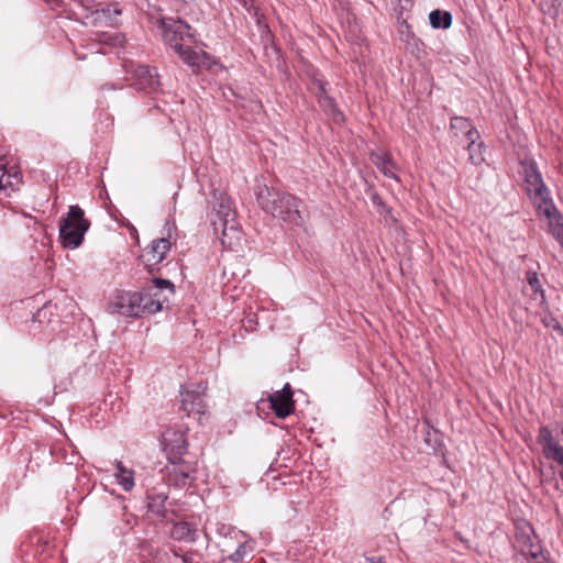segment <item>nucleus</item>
<instances>
[{
  "instance_id": "obj_16",
  "label": "nucleus",
  "mask_w": 563,
  "mask_h": 563,
  "mask_svg": "<svg viewBox=\"0 0 563 563\" xmlns=\"http://www.w3.org/2000/svg\"><path fill=\"white\" fill-rule=\"evenodd\" d=\"M175 230V225H169L167 228L166 236L156 239L151 244V255L154 264H158L163 262L166 257V254L170 250L172 243L170 240L173 238L172 231Z\"/></svg>"
},
{
  "instance_id": "obj_30",
  "label": "nucleus",
  "mask_w": 563,
  "mask_h": 563,
  "mask_svg": "<svg viewBox=\"0 0 563 563\" xmlns=\"http://www.w3.org/2000/svg\"><path fill=\"white\" fill-rule=\"evenodd\" d=\"M245 554V545L244 544H241L234 553H232L230 555V559L233 561V562H239L240 560L243 559Z\"/></svg>"
},
{
  "instance_id": "obj_14",
  "label": "nucleus",
  "mask_w": 563,
  "mask_h": 563,
  "mask_svg": "<svg viewBox=\"0 0 563 563\" xmlns=\"http://www.w3.org/2000/svg\"><path fill=\"white\" fill-rule=\"evenodd\" d=\"M314 84L317 85L316 97L318 99L319 106L322 108L324 113L329 118H331L334 122H336V123L342 122L344 119L343 114L339 110L334 99L332 97L328 96L325 88H324V82H322L321 80H316Z\"/></svg>"
},
{
  "instance_id": "obj_13",
  "label": "nucleus",
  "mask_w": 563,
  "mask_h": 563,
  "mask_svg": "<svg viewBox=\"0 0 563 563\" xmlns=\"http://www.w3.org/2000/svg\"><path fill=\"white\" fill-rule=\"evenodd\" d=\"M538 443L542 448V454L547 460L558 461L563 456V446L554 438L552 430L548 426L539 429Z\"/></svg>"
},
{
  "instance_id": "obj_25",
  "label": "nucleus",
  "mask_w": 563,
  "mask_h": 563,
  "mask_svg": "<svg viewBox=\"0 0 563 563\" xmlns=\"http://www.w3.org/2000/svg\"><path fill=\"white\" fill-rule=\"evenodd\" d=\"M527 280H528V284L530 285V287L532 288V290L534 291V294L540 296V303L542 306H545V308H548L547 300H545V294H544V290L541 288L537 273L528 272Z\"/></svg>"
},
{
  "instance_id": "obj_20",
  "label": "nucleus",
  "mask_w": 563,
  "mask_h": 563,
  "mask_svg": "<svg viewBox=\"0 0 563 563\" xmlns=\"http://www.w3.org/2000/svg\"><path fill=\"white\" fill-rule=\"evenodd\" d=\"M170 534L175 540L183 542H194L196 540V529L187 521L175 523Z\"/></svg>"
},
{
  "instance_id": "obj_19",
  "label": "nucleus",
  "mask_w": 563,
  "mask_h": 563,
  "mask_svg": "<svg viewBox=\"0 0 563 563\" xmlns=\"http://www.w3.org/2000/svg\"><path fill=\"white\" fill-rule=\"evenodd\" d=\"M21 181V175L14 168L7 169L4 157H0V191L13 189Z\"/></svg>"
},
{
  "instance_id": "obj_28",
  "label": "nucleus",
  "mask_w": 563,
  "mask_h": 563,
  "mask_svg": "<svg viewBox=\"0 0 563 563\" xmlns=\"http://www.w3.org/2000/svg\"><path fill=\"white\" fill-rule=\"evenodd\" d=\"M240 2L245 8V10L253 15L256 23L261 25L264 15L260 13L258 9L254 5V0H240Z\"/></svg>"
},
{
  "instance_id": "obj_6",
  "label": "nucleus",
  "mask_w": 563,
  "mask_h": 563,
  "mask_svg": "<svg viewBox=\"0 0 563 563\" xmlns=\"http://www.w3.org/2000/svg\"><path fill=\"white\" fill-rule=\"evenodd\" d=\"M515 544L517 563H550L530 525L523 522L517 528Z\"/></svg>"
},
{
  "instance_id": "obj_12",
  "label": "nucleus",
  "mask_w": 563,
  "mask_h": 563,
  "mask_svg": "<svg viewBox=\"0 0 563 563\" xmlns=\"http://www.w3.org/2000/svg\"><path fill=\"white\" fill-rule=\"evenodd\" d=\"M271 408L276 417L280 419L287 418L295 410V401L292 399V389L287 383L280 390H277L268 397Z\"/></svg>"
},
{
  "instance_id": "obj_18",
  "label": "nucleus",
  "mask_w": 563,
  "mask_h": 563,
  "mask_svg": "<svg viewBox=\"0 0 563 563\" xmlns=\"http://www.w3.org/2000/svg\"><path fill=\"white\" fill-rule=\"evenodd\" d=\"M451 129L455 131V136L463 134L467 141L477 140L479 137L478 131L471 124L467 118L453 117L451 119Z\"/></svg>"
},
{
  "instance_id": "obj_21",
  "label": "nucleus",
  "mask_w": 563,
  "mask_h": 563,
  "mask_svg": "<svg viewBox=\"0 0 563 563\" xmlns=\"http://www.w3.org/2000/svg\"><path fill=\"white\" fill-rule=\"evenodd\" d=\"M429 21L433 29H449L452 24V14L448 11L433 10L429 14Z\"/></svg>"
},
{
  "instance_id": "obj_27",
  "label": "nucleus",
  "mask_w": 563,
  "mask_h": 563,
  "mask_svg": "<svg viewBox=\"0 0 563 563\" xmlns=\"http://www.w3.org/2000/svg\"><path fill=\"white\" fill-rule=\"evenodd\" d=\"M543 308L547 311V313L541 318V321L544 324V327L549 328V329H553L563 334V328L561 327L558 319L555 317H553V314L551 312L548 311L549 308H545V306H543Z\"/></svg>"
},
{
  "instance_id": "obj_9",
  "label": "nucleus",
  "mask_w": 563,
  "mask_h": 563,
  "mask_svg": "<svg viewBox=\"0 0 563 563\" xmlns=\"http://www.w3.org/2000/svg\"><path fill=\"white\" fill-rule=\"evenodd\" d=\"M131 86L139 91L154 92L159 88L158 74L155 68L146 65L132 66Z\"/></svg>"
},
{
  "instance_id": "obj_33",
  "label": "nucleus",
  "mask_w": 563,
  "mask_h": 563,
  "mask_svg": "<svg viewBox=\"0 0 563 563\" xmlns=\"http://www.w3.org/2000/svg\"><path fill=\"white\" fill-rule=\"evenodd\" d=\"M559 465L562 466V471L560 472V477L563 479V456L556 461Z\"/></svg>"
},
{
  "instance_id": "obj_35",
  "label": "nucleus",
  "mask_w": 563,
  "mask_h": 563,
  "mask_svg": "<svg viewBox=\"0 0 563 563\" xmlns=\"http://www.w3.org/2000/svg\"><path fill=\"white\" fill-rule=\"evenodd\" d=\"M183 562H184V563H190V558H189V556H187V555H184V556H183Z\"/></svg>"
},
{
  "instance_id": "obj_10",
  "label": "nucleus",
  "mask_w": 563,
  "mask_h": 563,
  "mask_svg": "<svg viewBox=\"0 0 563 563\" xmlns=\"http://www.w3.org/2000/svg\"><path fill=\"white\" fill-rule=\"evenodd\" d=\"M181 396V408L190 415L201 416L205 413V388L201 386H186L180 391Z\"/></svg>"
},
{
  "instance_id": "obj_24",
  "label": "nucleus",
  "mask_w": 563,
  "mask_h": 563,
  "mask_svg": "<svg viewBox=\"0 0 563 563\" xmlns=\"http://www.w3.org/2000/svg\"><path fill=\"white\" fill-rule=\"evenodd\" d=\"M540 8L543 13L554 18L563 10V0H541Z\"/></svg>"
},
{
  "instance_id": "obj_32",
  "label": "nucleus",
  "mask_w": 563,
  "mask_h": 563,
  "mask_svg": "<svg viewBox=\"0 0 563 563\" xmlns=\"http://www.w3.org/2000/svg\"><path fill=\"white\" fill-rule=\"evenodd\" d=\"M368 561L371 563H384V559L383 558H371V559H368Z\"/></svg>"
},
{
  "instance_id": "obj_34",
  "label": "nucleus",
  "mask_w": 563,
  "mask_h": 563,
  "mask_svg": "<svg viewBox=\"0 0 563 563\" xmlns=\"http://www.w3.org/2000/svg\"><path fill=\"white\" fill-rule=\"evenodd\" d=\"M128 474H115V477H117V481H118V484L120 485V478H123V477H126Z\"/></svg>"
},
{
  "instance_id": "obj_29",
  "label": "nucleus",
  "mask_w": 563,
  "mask_h": 563,
  "mask_svg": "<svg viewBox=\"0 0 563 563\" xmlns=\"http://www.w3.org/2000/svg\"><path fill=\"white\" fill-rule=\"evenodd\" d=\"M101 13L109 21L114 22L117 21L118 16L121 15V9L118 7L108 5L101 9Z\"/></svg>"
},
{
  "instance_id": "obj_7",
  "label": "nucleus",
  "mask_w": 563,
  "mask_h": 563,
  "mask_svg": "<svg viewBox=\"0 0 563 563\" xmlns=\"http://www.w3.org/2000/svg\"><path fill=\"white\" fill-rule=\"evenodd\" d=\"M167 291L169 295H174L175 286L168 279L155 278L153 285L136 292V297L140 298V308L142 316L148 313H155L162 310L163 303L168 301V297L163 295Z\"/></svg>"
},
{
  "instance_id": "obj_3",
  "label": "nucleus",
  "mask_w": 563,
  "mask_h": 563,
  "mask_svg": "<svg viewBox=\"0 0 563 563\" xmlns=\"http://www.w3.org/2000/svg\"><path fill=\"white\" fill-rule=\"evenodd\" d=\"M158 26L162 29L163 38L181 58L184 63L192 68L194 71L199 69L202 59L209 58L208 54L198 53L190 47H185L181 42L185 37H190V25L181 20L173 18H161Z\"/></svg>"
},
{
  "instance_id": "obj_11",
  "label": "nucleus",
  "mask_w": 563,
  "mask_h": 563,
  "mask_svg": "<svg viewBox=\"0 0 563 563\" xmlns=\"http://www.w3.org/2000/svg\"><path fill=\"white\" fill-rule=\"evenodd\" d=\"M140 300L136 292H123L110 303L109 310L113 314L140 318L142 317Z\"/></svg>"
},
{
  "instance_id": "obj_26",
  "label": "nucleus",
  "mask_w": 563,
  "mask_h": 563,
  "mask_svg": "<svg viewBox=\"0 0 563 563\" xmlns=\"http://www.w3.org/2000/svg\"><path fill=\"white\" fill-rule=\"evenodd\" d=\"M167 497L164 494H154L148 496V508L155 515H162Z\"/></svg>"
},
{
  "instance_id": "obj_2",
  "label": "nucleus",
  "mask_w": 563,
  "mask_h": 563,
  "mask_svg": "<svg viewBox=\"0 0 563 563\" xmlns=\"http://www.w3.org/2000/svg\"><path fill=\"white\" fill-rule=\"evenodd\" d=\"M256 196L262 210L273 218L296 225L301 223V201L295 196L267 186H264Z\"/></svg>"
},
{
  "instance_id": "obj_5",
  "label": "nucleus",
  "mask_w": 563,
  "mask_h": 563,
  "mask_svg": "<svg viewBox=\"0 0 563 563\" xmlns=\"http://www.w3.org/2000/svg\"><path fill=\"white\" fill-rule=\"evenodd\" d=\"M89 228L90 221L85 217L84 209L78 205L69 206L66 216L59 220V241L63 247H79Z\"/></svg>"
},
{
  "instance_id": "obj_23",
  "label": "nucleus",
  "mask_w": 563,
  "mask_h": 563,
  "mask_svg": "<svg viewBox=\"0 0 563 563\" xmlns=\"http://www.w3.org/2000/svg\"><path fill=\"white\" fill-rule=\"evenodd\" d=\"M477 140H473L468 142L467 151H468V161L473 165H481L484 162L483 156V143H476Z\"/></svg>"
},
{
  "instance_id": "obj_15",
  "label": "nucleus",
  "mask_w": 563,
  "mask_h": 563,
  "mask_svg": "<svg viewBox=\"0 0 563 563\" xmlns=\"http://www.w3.org/2000/svg\"><path fill=\"white\" fill-rule=\"evenodd\" d=\"M173 464V471L169 473L170 481L179 487H184L187 484H190L195 479V465L191 463H186L181 460L170 459Z\"/></svg>"
},
{
  "instance_id": "obj_8",
  "label": "nucleus",
  "mask_w": 563,
  "mask_h": 563,
  "mask_svg": "<svg viewBox=\"0 0 563 563\" xmlns=\"http://www.w3.org/2000/svg\"><path fill=\"white\" fill-rule=\"evenodd\" d=\"M163 449L169 459L181 460L188 449L186 430L181 426L166 429L163 433Z\"/></svg>"
},
{
  "instance_id": "obj_4",
  "label": "nucleus",
  "mask_w": 563,
  "mask_h": 563,
  "mask_svg": "<svg viewBox=\"0 0 563 563\" xmlns=\"http://www.w3.org/2000/svg\"><path fill=\"white\" fill-rule=\"evenodd\" d=\"M213 209L216 210V216L212 219L214 232L217 234L221 232L220 240L223 246L231 250L235 249L240 245L242 233L232 200L220 195Z\"/></svg>"
},
{
  "instance_id": "obj_31",
  "label": "nucleus",
  "mask_w": 563,
  "mask_h": 563,
  "mask_svg": "<svg viewBox=\"0 0 563 563\" xmlns=\"http://www.w3.org/2000/svg\"><path fill=\"white\" fill-rule=\"evenodd\" d=\"M398 2L402 9L407 10L409 7H411L413 0H398Z\"/></svg>"
},
{
  "instance_id": "obj_22",
  "label": "nucleus",
  "mask_w": 563,
  "mask_h": 563,
  "mask_svg": "<svg viewBox=\"0 0 563 563\" xmlns=\"http://www.w3.org/2000/svg\"><path fill=\"white\" fill-rule=\"evenodd\" d=\"M114 465L117 468L115 474H128L126 477L120 478V486L125 492H130L134 487L133 471L126 468L121 461H115Z\"/></svg>"
},
{
  "instance_id": "obj_17",
  "label": "nucleus",
  "mask_w": 563,
  "mask_h": 563,
  "mask_svg": "<svg viewBox=\"0 0 563 563\" xmlns=\"http://www.w3.org/2000/svg\"><path fill=\"white\" fill-rule=\"evenodd\" d=\"M371 161L384 174V176L399 180L396 174V164L388 153L382 151L374 152L371 154Z\"/></svg>"
},
{
  "instance_id": "obj_1",
  "label": "nucleus",
  "mask_w": 563,
  "mask_h": 563,
  "mask_svg": "<svg viewBox=\"0 0 563 563\" xmlns=\"http://www.w3.org/2000/svg\"><path fill=\"white\" fill-rule=\"evenodd\" d=\"M525 189L538 214L548 219L553 228V234L556 238H563V217L553 203L550 191L543 181L536 163L523 165L522 169Z\"/></svg>"
}]
</instances>
